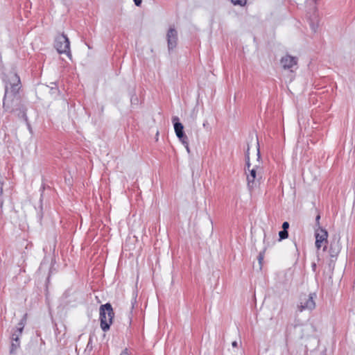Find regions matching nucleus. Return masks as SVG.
Here are the masks:
<instances>
[{
	"instance_id": "1",
	"label": "nucleus",
	"mask_w": 355,
	"mask_h": 355,
	"mask_svg": "<svg viewBox=\"0 0 355 355\" xmlns=\"http://www.w3.org/2000/svg\"><path fill=\"white\" fill-rule=\"evenodd\" d=\"M5 93L3 100V108L5 112H12L17 109L20 103L19 92L21 87L19 76L14 72L4 76Z\"/></svg>"
},
{
	"instance_id": "2",
	"label": "nucleus",
	"mask_w": 355,
	"mask_h": 355,
	"mask_svg": "<svg viewBox=\"0 0 355 355\" xmlns=\"http://www.w3.org/2000/svg\"><path fill=\"white\" fill-rule=\"evenodd\" d=\"M114 316V313L110 303H106L100 306L101 328L103 331H107L110 329Z\"/></svg>"
},
{
	"instance_id": "3",
	"label": "nucleus",
	"mask_w": 355,
	"mask_h": 355,
	"mask_svg": "<svg viewBox=\"0 0 355 355\" xmlns=\"http://www.w3.org/2000/svg\"><path fill=\"white\" fill-rule=\"evenodd\" d=\"M250 146L248 145V148L245 152V164L249 174L247 175L248 187L250 189H253L256 187V180L262 178V173H259V171L250 168L251 164L250 162Z\"/></svg>"
},
{
	"instance_id": "4",
	"label": "nucleus",
	"mask_w": 355,
	"mask_h": 355,
	"mask_svg": "<svg viewBox=\"0 0 355 355\" xmlns=\"http://www.w3.org/2000/svg\"><path fill=\"white\" fill-rule=\"evenodd\" d=\"M317 295L315 293L309 295L302 294L300 297V302L297 305V310L300 312L304 310H313L315 307V299Z\"/></svg>"
},
{
	"instance_id": "5",
	"label": "nucleus",
	"mask_w": 355,
	"mask_h": 355,
	"mask_svg": "<svg viewBox=\"0 0 355 355\" xmlns=\"http://www.w3.org/2000/svg\"><path fill=\"white\" fill-rule=\"evenodd\" d=\"M54 46L60 54H66L71 58L70 42L64 34L58 35L55 40Z\"/></svg>"
},
{
	"instance_id": "6",
	"label": "nucleus",
	"mask_w": 355,
	"mask_h": 355,
	"mask_svg": "<svg viewBox=\"0 0 355 355\" xmlns=\"http://www.w3.org/2000/svg\"><path fill=\"white\" fill-rule=\"evenodd\" d=\"M25 323L24 320H21L20 322L18 323L16 329L12 333L11 340V347H10V353H14L20 346L19 338L22 334L23 329L24 328Z\"/></svg>"
},
{
	"instance_id": "7",
	"label": "nucleus",
	"mask_w": 355,
	"mask_h": 355,
	"mask_svg": "<svg viewBox=\"0 0 355 355\" xmlns=\"http://www.w3.org/2000/svg\"><path fill=\"white\" fill-rule=\"evenodd\" d=\"M298 59L297 57L288 54L283 56L280 60V64L284 70L293 72L297 68Z\"/></svg>"
},
{
	"instance_id": "8",
	"label": "nucleus",
	"mask_w": 355,
	"mask_h": 355,
	"mask_svg": "<svg viewBox=\"0 0 355 355\" xmlns=\"http://www.w3.org/2000/svg\"><path fill=\"white\" fill-rule=\"evenodd\" d=\"M172 122L174 125V130L177 137L182 142V144H187V139H188V137L184 134V126L180 122L179 118L178 116H173L172 118Z\"/></svg>"
},
{
	"instance_id": "9",
	"label": "nucleus",
	"mask_w": 355,
	"mask_h": 355,
	"mask_svg": "<svg viewBox=\"0 0 355 355\" xmlns=\"http://www.w3.org/2000/svg\"><path fill=\"white\" fill-rule=\"evenodd\" d=\"M166 40L168 51H171L175 49L178 44V31L171 27L166 33Z\"/></svg>"
},
{
	"instance_id": "10",
	"label": "nucleus",
	"mask_w": 355,
	"mask_h": 355,
	"mask_svg": "<svg viewBox=\"0 0 355 355\" xmlns=\"http://www.w3.org/2000/svg\"><path fill=\"white\" fill-rule=\"evenodd\" d=\"M328 233L325 230L321 229L319 233L315 234V247L320 249L322 246V243L327 241Z\"/></svg>"
},
{
	"instance_id": "11",
	"label": "nucleus",
	"mask_w": 355,
	"mask_h": 355,
	"mask_svg": "<svg viewBox=\"0 0 355 355\" xmlns=\"http://www.w3.org/2000/svg\"><path fill=\"white\" fill-rule=\"evenodd\" d=\"M257 161H256V163L254 164V165L253 166V167L252 168L254 169V170H257V171H259V173H263V166H262V162H261V153H260V148H259V141L257 140Z\"/></svg>"
},
{
	"instance_id": "12",
	"label": "nucleus",
	"mask_w": 355,
	"mask_h": 355,
	"mask_svg": "<svg viewBox=\"0 0 355 355\" xmlns=\"http://www.w3.org/2000/svg\"><path fill=\"white\" fill-rule=\"evenodd\" d=\"M3 184H4V180L3 177L0 175V209H2L3 207Z\"/></svg>"
},
{
	"instance_id": "13",
	"label": "nucleus",
	"mask_w": 355,
	"mask_h": 355,
	"mask_svg": "<svg viewBox=\"0 0 355 355\" xmlns=\"http://www.w3.org/2000/svg\"><path fill=\"white\" fill-rule=\"evenodd\" d=\"M279 240L285 239L288 237V233L287 230H282L279 232Z\"/></svg>"
},
{
	"instance_id": "14",
	"label": "nucleus",
	"mask_w": 355,
	"mask_h": 355,
	"mask_svg": "<svg viewBox=\"0 0 355 355\" xmlns=\"http://www.w3.org/2000/svg\"><path fill=\"white\" fill-rule=\"evenodd\" d=\"M265 250H266V248H264L262 252H260L259 254V256H258V261H259V263L260 264V268H261L262 261H263V259L264 258Z\"/></svg>"
},
{
	"instance_id": "15",
	"label": "nucleus",
	"mask_w": 355,
	"mask_h": 355,
	"mask_svg": "<svg viewBox=\"0 0 355 355\" xmlns=\"http://www.w3.org/2000/svg\"><path fill=\"white\" fill-rule=\"evenodd\" d=\"M330 251L332 253L338 254V252L340 251V248H339L338 243L336 245V246H334L333 244H331L330 246Z\"/></svg>"
},
{
	"instance_id": "16",
	"label": "nucleus",
	"mask_w": 355,
	"mask_h": 355,
	"mask_svg": "<svg viewBox=\"0 0 355 355\" xmlns=\"http://www.w3.org/2000/svg\"><path fill=\"white\" fill-rule=\"evenodd\" d=\"M234 5L244 6L246 3V0H230Z\"/></svg>"
},
{
	"instance_id": "17",
	"label": "nucleus",
	"mask_w": 355,
	"mask_h": 355,
	"mask_svg": "<svg viewBox=\"0 0 355 355\" xmlns=\"http://www.w3.org/2000/svg\"><path fill=\"white\" fill-rule=\"evenodd\" d=\"M92 338L90 337L89 339V341H88V343L87 345V347L85 349V351L88 350V351H92Z\"/></svg>"
},
{
	"instance_id": "18",
	"label": "nucleus",
	"mask_w": 355,
	"mask_h": 355,
	"mask_svg": "<svg viewBox=\"0 0 355 355\" xmlns=\"http://www.w3.org/2000/svg\"><path fill=\"white\" fill-rule=\"evenodd\" d=\"M182 144L186 148L187 153H190V148H189V139H187V144Z\"/></svg>"
},
{
	"instance_id": "19",
	"label": "nucleus",
	"mask_w": 355,
	"mask_h": 355,
	"mask_svg": "<svg viewBox=\"0 0 355 355\" xmlns=\"http://www.w3.org/2000/svg\"><path fill=\"white\" fill-rule=\"evenodd\" d=\"M289 227V223L288 222H284L282 224V228L284 230H287V229Z\"/></svg>"
},
{
	"instance_id": "20",
	"label": "nucleus",
	"mask_w": 355,
	"mask_h": 355,
	"mask_svg": "<svg viewBox=\"0 0 355 355\" xmlns=\"http://www.w3.org/2000/svg\"><path fill=\"white\" fill-rule=\"evenodd\" d=\"M120 355H130L129 353H128V349L125 348V349H123L121 354Z\"/></svg>"
},
{
	"instance_id": "21",
	"label": "nucleus",
	"mask_w": 355,
	"mask_h": 355,
	"mask_svg": "<svg viewBox=\"0 0 355 355\" xmlns=\"http://www.w3.org/2000/svg\"><path fill=\"white\" fill-rule=\"evenodd\" d=\"M137 6H139L141 4V0H133Z\"/></svg>"
},
{
	"instance_id": "22",
	"label": "nucleus",
	"mask_w": 355,
	"mask_h": 355,
	"mask_svg": "<svg viewBox=\"0 0 355 355\" xmlns=\"http://www.w3.org/2000/svg\"><path fill=\"white\" fill-rule=\"evenodd\" d=\"M232 347H237L238 343H237V342H236V341H233V342L232 343Z\"/></svg>"
},
{
	"instance_id": "23",
	"label": "nucleus",
	"mask_w": 355,
	"mask_h": 355,
	"mask_svg": "<svg viewBox=\"0 0 355 355\" xmlns=\"http://www.w3.org/2000/svg\"><path fill=\"white\" fill-rule=\"evenodd\" d=\"M320 215H318V216H316L315 220H316L317 223H318V224H319V220H320Z\"/></svg>"
},
{
	"instance_id": "24",
	"label": "nucleus",
	"mask_w": 355,
	"mask_h": 355,
	"mask_svg": "<svg viewBox=\"0 0 355 355\" xmlns=\"http://www.w3.org/2000/svg\"><path fill=\"white\" fill-rule=\"evenodd\" d=\"M132 301H134V302H132V308H133V306H134V303L136 302V297H133Z\"/></svg>"
}]
</instances>
